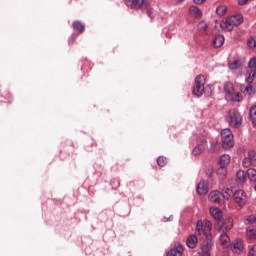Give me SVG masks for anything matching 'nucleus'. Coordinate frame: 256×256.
Here are the masks:
<instances>
[{"instance_id": "obj_31", "label": "nucleus", "mask_w": 256, "mask_h": 256, "mask_svg": "<svg viewBox=\"0 0 256 256\" xmlns=\"http://www.w3.org/2000/svg\"><path fill=\"white\" fill-rule=\"evenodd\" d=\"M222 195H223V200L226 199V201H229V199H231V197H233L235 193L233 192L232 189L226 188Z\"/></svg>"}, {"instance_id": "obj_7", "label": "nucleus", "mask_w": 256, "mask_h": 256, "mask_svg": "<svg viewBox=\"0 0 256 256\" xmlns=\"http://www.w3.org/2000/svg\"><path fill=\"white\" fill-rule=\"evenodd\" d=\"M249 69H251L249 76L246 78V81L251 84L253 83V81H255V77H256V58H252L249 61L248 64Z\"/></svg>"}, {"instance_id": "obj_37", "label": "nucleus", "mask_w": 256, "mask_h": 256, "mask_svg": "<svg viewBox=\"0 0 256 256\" xmlns=\"http://www.w3.org/2000/svg\"><path fill=\"white\" fill-rule=\"evenodd\" d=\"M247 45L248 47H250V49H253V47H256V36L250 37L247 41Z\"/></svg>"}, {"instance_id": "obj_10", "label": "nucleus", "mask_w": 256, "mask_h": 256, "mask_svg": "<svg viewBox=\"0 0 256 256\" xmlns=\"http://www.w3.org/2000/svg\"><path fill=\"white\" fill-rule=\"evenodd\" d=\"M196 191L198 195H207L209 193V184L205 180L200 181L196 187Z\"/></svg>"}, {"instance_id": "obj_20", "label": "nucleus", "mask_w": 256, "mask_h": 256, "mask_svg": "<svg viewBox=\"0 0 256 256\" xmlns=\"http://www.w3.org/2000/svg\"><path fill=\"white\" fill-rule=\"evenodd\" d=\"M220 245H222V247H229L231 245V238H229L227 233L220 235Z\"/></svg>"}, {"instance_id": "obj_45", "label": "nucleus", "mask_w": 256, "mask_h": 256, "mask_svg": "<svg viewBox=\"0 0 256 256\" xmlns=\"http://www.w3.org/2000/svg\"><path fill=\"white\" fill-rule=\"evenodd\" d=\"M180 1H184V0H180Z\"/></svg>"}, {"instance_id": "obj_30", "label": "nucleus", "mask_w": 256, "mask_h": 256, "mask_svg": "<svg viewBox=\"0 0 256 256\" xmlns=\"http://www.w3.org/2000/svg\"><path fill=\"white\" fill-rule=\"evenodd\" d=\"M224 91L225 93H228V95H233V91H235V88L233 87V83L227 82L224 85Z\"/></svg>"}, {"instance_id": "obj_26", "label": "nucleus", "mask_w": 256, "mask_h": 256, "mask_svg": "<svg viewBox=\"0 0 256 256\" xmlns=\"http://www.w3.org/2000/svg\"><path fill=\"white\" fill-rule=\"evenodd\" d=\"M205 83H206L205 76H203V75L196 76L194 85L199 86V87H205Z\"/></svg>"}, {"instance_id": "obj_42", "label": "nucleus", "mask_w": 256, "mask_h": 256, "mask_svg": "<svg viewBox=\"0 0 256 256\" xmlns=\"http://www.w3.org/2000/svg\"><path fill=\"white\" fill-rule=\"evenodd\" d=\"M248 1L249 0H238V4L239 5H245V4H247Z\"/></svg>"}, {"instance_id": "obj_4", "label": "nucleus", "mask_w": 256, "mask_h": 256, "mask_svg": "<svg viewBox=\"0 0 256 256\" xmlns=\"http://www.w3.org/2000/svg\"><path fill=\"white\" fill-rule=\"evenodd\" d=\"M242 23H243V15L238 14V15H234L226 18V20L220 24V27L224 31H233V27H237Z\"/></svg>"}, {"instance_id": "obj_28", "label": "nucleus", "mask_w": 256, "mask_h": 256, "mask_svg": "<svg viewBox=\"0 0 256 256\" xmlns=\"http://www.w3.org/2000/svg\"><path fill=\"white\" fill-rule=\"evenodd\" d=\"M236 178L239 181V183H245V181H247V174H245V171L239 170L236 173Z\"/></svg>"}, {"instance_id": "obj_13", "label": "nucleus", "mask_w": 256, "mask_h": 256, "mask_svg": "<svg viewBox=\"0 0 256 256\" xmlns=\"http://www.w3.org/2000/svg\"><path fill=\"white\" fill-rule=\"evenodd\" d=\"M197 243H199V240L197 239L196 234H191L190 236H188L186 240V245L187 247H189V249H195V247H197Z\"/></svg>"}, {"instance_id": "obj_12", "label": "nucleus", "mask_w": 256, "mask_h": 256, "mask_svg": "<svg viewBox=\"0 0 256 256\" xmlns=\"http://www.w3.org/2000/svg\"><path fill=\"white\" fill-rule=\"evenodd\" d=\"M243 249H245V244L243 243V240L237 238L232 244V251L239 254L243 253Z\"/></svg>"}, {"instance_id": "obj_17", "label": "nucleus", "mask_w": 256, "mask_h": 256, "mask_svg": "<svg viewBox=\"0 0 256 256\" xmlns=\"http://www.w3.org/2000/svg\"><path fill=\"white\" fill-rule=\"evenodd\" d=\"M243 63H245L243 59H236V60H233L232 62H229L228 67L232 71H235L236 69H239V67H241Z\"/></svg>"}, {"instance_id": "obj_34", "label": "nucleus", "mask_w": 256, "mask_h": 256, "mask_svg": "<svg viewBox=\"0 0 256 256\" xmlns=\"http://www.w3.org/2000/svg\"><path fill=\"white\" fill-rule=\"evenodd\" d=\"M244 95H255V87L251 84L246 86L244 89Z\"/></svg>"}, {"instance_id": "obj_8", "label": "nucleus", "mask_w": 256, "mask_h": 256, "mask_svg": "<svg viewBox=\"0 0 256 256\" xmlns=\"http://www.w3.org/2000/svg\"><path fill=\"white\" fill-rule=\"evenodd\" d=\"M203 256H211V249H213V238H204V241L201 245Z\"/></svg>"}, {"instance_id": "obj_35", "label": "nucleus", "mask_w": 256, "mask_h": 256, "mask_svg": "<svg viewBox=\"0 0 256 256\" xmlns=\"http://www.w3.org/2000/svg\"><path fill=\"white\" fill-rule=\"evenodd\" d=\"M216 13L217 15H219L220 17H223V15H225V13H227V6H218L216 8Z\"/></svg>"}, {"instance_id": "obj_27", "label": "nucleus", "mask_w": 256, "mask_h": 256, "mask_svg": "<svg viewBox=\"0 0 256 256\" xmlns=\"http://www.w3.org/2000/svg\"><path fill=\"white\" fill-rule=\"evenodd\" d=\"M217 175L220 179H225V177H227V167L219 166V168L217 169Z\"/></svg>"}, {"instance_id": "obj_18", "label": "nucleus", "mask_w": 256, "mask_h": 256, "mask_svg": "<svg viewBox=\"0 0 256 256\" xmlns=\"http://www.w3.org/2000/svg\"><path fill=\"white\" fill-rule=\"evenodd\" d=\"M234 145H235V140L233 139V137L222 140L223 149H226V150L233 149Z\"/></svg>"}, {"instance_id": "obj_23", "label": "nucleus", "mask_w": 256, "mask_h": 256, "mask_svg": "<svg viewBox=\"0 0 256 256\" xmlns=\"http://www.w3.org/2000/svg\"><path fill=\"white\" fill-rule=\"evenodd\" d=\"M190 14L193 15V17H196L197 19L201 18L203 13L197 6H192L190 7Z\"/></svg>"}, {"instance_id": "obj_14", "label": "nucleus", "mask_w": 256, "mask_h": 256, "mask_svg": "<svg viewBox=\"0 0 256 256\" xmlns=\"http://www.w3.org/2000/svg\"><path fill=\"white\" fill-rule=\"evenodd\" d=\"M224 43H225V37L221 34H217L212 41V45L213 47H215V49H219V47H223Z\"/></svg>"}, {"instance_id": "obj_38", "label": "nucleus", "mask_w": 256, "mask_h": 256, "mask_svg": "<svg viewBox=\"0 0 256 256\" xmlns=\"http://www.w3.org/2000/svg\"><path fill=\"white\" fill-rule=\"evenodd\" d=\"M246 224L251 225V223H256V215H250L245 220Z\"/></svg>"}, {"instance_id": "obj_40", "label": "nucleus", "mask_w": 256, "mask_h": 256, "mask_svg": "<svg viewBox=\"0 0 256 256\" xmlns=\"http://www.w3.org/2000/svg\"><path fill=\"white\" fill-rule=\"evenodd\" d=\"M248 256H256V245H253L249 252H248Z\"/></svg>"}, {"instance_id": "obj_2", "label": "nucleus", "mask_w": 256, "mask_h": 256, "mask_svg": "<svg viewBox=\"0 0 256 256\" xmlns=\"http://www.w3.org/2000/svg\"><path fill=\"white\" fill-rule=\"evenodd\" d=\"M213 229V223L211 221L198 220L196 224V235L201 237V239H213V235L211 234V230Z\"/></svg>"}, {"instance_id": "obj_19", "label": "nucleus", "mask_w": 256, "mask_h": 256, "mask_svg": "<svg viewBox=\"0 0 256 256\" xmlns=\"http://www.w3.org/2000/svg\"><path fill=\"white\" fill-rule=\"evenodd\" d=\"M231 163V156L224 154L219 159V167H227Z\"/></svg>"}, {"instance_id": "obj_32", "label": "nucleus", "mask_w": 256, "mask_h": 256, "mask_svg": "<svg viewBox=\"0 0 256 256\" xmlns=\"http://www.w3.org/2000/svg\"><path fill=\"white\" fill-rule=\"evenodd\" d=\"M205 151V146L203 144H198L192 151L193 155H201Z\"/></svg>"}, {"instance_id": "obj_33", "label": "nucleus", "mask_w": 256, "mask_h": 256, "mask_svg": "<svg viewBox=\"0 0 256 256\" xmlns=\"http://www.w3.org/2000/svg\"><path fill=\"white\" fill-rule=\"evenodd\" d=\"M247 175L249 181L255 182L256 181V170L253 168H250L247 170Z\"/></svg>"}, {"instance_id": "obj_11", "label": "nucleus", "mask_w": 256, "mask_h": 256, "mask_svg": "<svg viewBox=\"0 0 256 256\" xmlns=\"http://www.w3.org/2000/svg\"><path fill=\"white\" fill-rule=\"evenodd\" d=\"M211 217L217 221V223L221 222V219H223V211L217 207H210L209 209Z\"/></svg>"}, {"instance_id": "obj_15", "label": "nucleus", "mask_w": 256, "mask_h": 256, "mask_svg": "<svg viewBox=\"0 0 256 256\" xmlns=\"http://www.w3.org/2000/svg\"><path fill=\"white\" fill-rule=\"evenodd\" d=\"M221 229L224 233H227V231H231V229H233V218L229 217L225 219L221 226Z\"/></svg>"}, {"instance_id": "obj_36", "label": "nucleus", "mask_w": 256, "mask_h": 256, "mask_svg": "<svg viewBox=\"0 0 256 256\" xmlns=\"http://www.w3.org/2000/svg\"><path fill=\"white\" fill-rule=\"evenodd\" d=\"M157 165L159 167H165V165H167V159L165 158V156H160L157 159Z\"/></svg>"}, {"instance_id": "obj_39", "label": "nucleus", "mask_w": 256, "mask_h": 256, "mask_svg": "<svg viewBox=\"0 0 256 256\" xmlns=\"http://www.w3.org/2000/svg\"><path fill=\"white\" fill-rule=\"evenodd\" d=\"M241 99H243V96L241 95V93H236L235 96L232 98V101H236L239 102L241 101Z\"/></svg>"}, {"instance_id": "obj_9", "label": "nucleus", "mask_w": 256, "mask_h": 256, "mask_svg": "<svg viewBox=\"0 0 256 256\" xmlns=\"http://www.w3.org/2000/svg\"><path fill=\"white\" fill-rule=\"evenodd\" d=\"M208 198L212 203H216L218 205L223 203V193H221L219 190L210 192Z\"/></svg>"}, {"instance_id": "obj_41", "label": "nucleus", "mask_w": 256, "mask_h": 256, "mask_svg": "<svg viewBox=\"0 0 256 256\" xmlns=\"http://www.w3.org/2000/svg\"><path fill=\"white\" fill-rule=\"evenodd\" d=\"M199 145H203L204 147L207 145V139L205 137H202L198 141Z\"/></svg>"}, {"instance_id": "obj_43", "label": "nucleus", "mask_w": 256, "mask_h": 256, "mask_svg": "<svg viewBox=\"0 0 256 256\" xmlns=\"http://www.w3.org/2000/svg\"><path fill=\"white\" fill-rule=\"evenodd\" d=\"M194 3H196V5H201V3H205V0H194Z\"/></svg>"}, {"instance_id": "obj_5", "label": "nucleus", "mask_w": 256, "mask_h": 256, "mask_svg": "<svg viewBox=\"0 0 256 256\" xmlns=\"http://www.w3.org/2000/svg\"><path fill=\"white\" fill-rule=\"evenodd\" d=\"M233 199L240 208L247 205V194L243 190H236L233 194Z\"/></svg>"}, {"instance_id": "obj_25", "label": "nucleus", "mask_w": 256, "mask_h": 256, "mask_svg": "<svg viewBox=\"0 0 256 256\" xmlns=\"http://www.w3.org/2000/svg\"><path fill=\"white\" fill-rule=\"evenodd\" d=\"M207 29H209V25H207L205 21H200L198 23V31H200V33L207 35Z\"/></svg>"}, {"instance_id": "obj_16", "label": "nucleus", "mask_w": 256, "mask_h": 256, "mask_svg": "<svg viewBox=\"0 0 256 256\" xmlns=\"http://www.w3.org/2000/svg\"><path fill=\"white\" fill-rule=\"evenodd\" d=\"M166 256H183V245L179 244L176 248L171 249Z\"/></svg>"}, {"instance_id": "obj_21", "label": "nucleus", "mask_w": 256, "mask_h": 256, "mask_svg": "<svg viewBox=\"0 0 256 256\" xmlns=\"http://www.w3.org/2000/svg\"><path fill=\"white\" fill-rule=\"evenodd\" d=\"M233 138V132L229 128H225L221 131V139L222 141L225 139Z\"/></svg>"}, {"instance_id": "obj_29", "label": "nucleus", "mask_w": 256, "mask_h": 256, "mask_svg": "<svg viewBox=\"0 0 256 256\" xmlns=\"http://www.w3.org/2000/svg\"><path fill=\"white\" fill-rule=\"evenodd\" d=\"M246 235L249 241H256V227L248 229Z\"/></svg>"}, {"instance_id": "obj_3", "label": "nucleus", "mask_w": 256, "mask_h": 256, "mask_svg": "<svg viewBox=\"0 0 256 256\" xmlns=\"http://www.w3.org/2000/svg\"><path fill=\"white\" fill-rule=\"evenodd\" d=\"M226 121L230 127L239 129L243 123V117H241V114L237 109H230L226 115Z\"/></svg>"}, {"instance_id": "obj_6", "label": "nucleus", "mask_w": 256, "mask_h": 256, "mask_svg": "<svg viewBox=\"0 0 256 256\" xmlns=\"http://www.w3.org/2000/svg\"><path fill=\"white\" fill-rule=\"evenodd\" d=\"M243 167H256V153L253 150H249L247 153V157H245L242 161Z\"/></svg>"}, {"instance_id": "obj_1", "label": "nucleus", "mask_w": 256, "mask_h": 256, "mask_svg": "<svg viewBox=\"0 0 256 256\" xmlns=\"http://www.w3.org/2000/svg\"><path fill=\"white\" fill-rule=\"evenodd\" d=\"M126 5L130 9H141L142 13H147L150 19L155 17V11H153L151 4L146 0H126Z\"/></svg>"}, {"instance_id": "obj_44", "label": "nucleus", "mask_w": 256, "mask_h": 256, "mask_svg": "<svg viewBox=\"0 0 256 256\" xmlns=\"http://www.w3.org/2000/svg\"><path fill=\"white\" fill-rule=\"evenodd\" d=\"M254 190L256 191V185L254 186Z\"/></svg>"}, {"instance_id": "obj_22", "label": "nucleus", "mask_w": 256, "mask_h": 256, "mask_svg": "<svg viewBox=\"0 0 256 256\" xmlns=\"http://www.w3.org/2000/svg\"><path fill=\"white\" fill-rule=\"evenodd\" d=\"M203 93H205V87L204 86H197V85L194 84L193 95H195L196 97H201V95H203Z\"/></svg>"}, {"instance_id": "obj_24", "label": "nucleus", "mask_w": 256, "mask_h": 256, "mask_svg": "<svg viewBox=\"0 0 256 256\" xmlns=\"http://www.w3.org/2000/svg\"><path fill=\"white\" fill-rule=\"evenodd\" d=\"M72 25L74 31H79V33L85 32V25H83L80 21H74Z\"/></svg>"}]
</instances>
